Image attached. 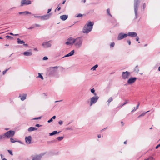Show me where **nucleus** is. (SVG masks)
<instances>
[{"instance_id": "nucleus-1", "label": "nucleus", "mask_w": 160, "mask_h": 160, "mask_svg": "<svg viewBox=\"0 0 160 160\" xmlns=\"http://www.w3.org/2000/svg\"><path fill=\"white\" fill-rule=\"evenodd\" d=\"M94 23L90 21L87 22L82 29V32L84 33H88L90 32L92 29Z\"/></svg>"}, {"instance_id": "nucleus-2", "label": "nucleus", "mask_w": 160, "mask_h": 160, "mask_svg": "<svg viewBox=\"0 0 160 160\" xmlns=\"http://www.w3.org/2000/svg\"><path fill=\"white\" fill-rule=\"evenodd\" d=\"M58 67H50L48 68L47 74L50 76H56L57 75V69Z\"/></svg>"}, {"instance_id": "nucleus-3", "label": "nucleus", "mask_w": 160, "mask_h": 160, "mask_svg": "<svg viewBox=\"0 0 160 160\" xmlns=\"http://www.w3.org/2000/svg\"><path fill=\"white\" fill-rule=\"evenodd\" d=\"M83 38L82 37L78 38L73 41L75 47L77 48H81L82 46L83 42Z\"/></svg>"}, {"instance_id": "nucleus-4", "label": "nucleus", "mask_w": 160, "mask_h": 160, "mask_svg": "<svg viewBox=\"0 0 160 160\" xmlns=\"http://www.w3.org/2000/svg\"><path fill=\"white\" fill-rule=\"evenodd\" d=\"M140 3V1H139V0H134V8L135 16L134 19H136L138 18V15L137 13V12L138 9V8Z\"/></svg>"}, {"instance_id": "nucleus-5", "label": "nucleus", "mask_w": 160, "mask_h": 160, "mask_svg": "<svg viewBox=\"0 0 160 160\" xmlns=\"http://www.w3.org/2000/svg\"><path fill=\"white\" fill-rule=\"evenodd\" d=\"M46 153L45 152L41 153L38 155H36L33 156H32V160H41L42 157Z\"/></svg>"}, {"instance_id": "nucleus-6", "label": "nucleus", "mask_w": 160, "mask_h": 160, "mask_svg": "<svg viewBox=\"0 0 160 160\" xmlns=\"http://www.w3.org/2000/svg\"><path fill=\"white\" fill-rule=\"evenodd\" d=\"M52 41L50 40L48 41H46L43 42L42 46L44 48H50L52 46Z\"/></svg>"}, {"instance_id": "nucleus-7", "label": "nucleus", "mask_w": 160, "mask_h": 160, "mask_svg": "<svg viewBox=\"0 0 160 160\" xmlns=\"http://www.w3.org/2000/svg\"><path fill=\"white\" fill-rule=\"evenodd\" d=\"M15 132L12 130H10L5 133L6 138H9L12 137L15 134Z\"/></svg>"}, {"instance_id": "nucleus-8", "label": "nucleus", "mask_w": 160, "mask_h": 160, "mask_svg": "<svg viewBox=\"0 0 160 160\" xmlns=\"http://www.w3.org/2000/svg\"><path fill=\"white\" fill-rule=\"evenodd\" d=\"M99 97L98 96H94L90 99V106H91L93 104L96 103L98 101Z\"/></svg>"}, {"instance_id": "nucleus-9", "label": "nucleus", "mask_w": 160, "mask_h": 160, "mask_svg": "<svg viewBox=\"0 0 160 160\" xmlns=\"http://www.w3.org/2000/svg\"><path fill=\"white\" fill-rule=\"evenodd\" d=\"M31 4V1L29 0H22L21 2L20 7L24 5H29Z\"/></svg>"}, {"instance_id": "nucleus-10", "label": "nucleus", "mask_w": 160, "mask_h": 160, "mask_svg": "<svg viewBox=\"0 0 160 160\" xmlns=\"http://www.w3.org/2000/svg\"><path fill=\"white\" fill-rule=\"evenodd\" d=\"M130 72L128 71H126L125 72H123L122 73V76L123 79H124L128 78L130 75Z\"/></svg>"}, {"instance_id": "nucleus-11", "label": "nucleus", "mask_w": 160, "mask_h": 160, "mask_svg": "<svg viewBox=\"0 0 160 160\" xmlns=\"http://www.w3.org/2000/svg\"><path fill=\"white\" fill-rule=\"evenodd\" d=\"M127 37V34L124 33L122 32L120 33L118 35L117 39L118 40H121Z\"/></svg>"}, {"instance_id": "nucleus-12", "label": "nucleus", "mask_w": 160, "mask_h": 160, "mask_svg": "<svg viewBox=\"0 0 160 160\" xmlns=\"http://www.w3.org/2000/svg\"><path fill=\"white\" fill-rule=\"evenodd\" d=\"M74 39H75L72 38H69L68 39L67 41L66 42L65 44L67 45L73 44L74 43V42H73Z\"/></svg>"}, {"instance_id": "nucleus-13", "label": "nucleus", "mask_w": 160, "mask_h": 160, "mask_svg": "<svg viewBox=\"0 0 160 160\" xmlns=\"http://www.w3.org/2000/svg\"><path fill=\"white\" fill-rule=\"evenodd\" d=\"M52 15V13H49V14H46L41 16V19L42 20H47L50 18V16Z\"/></svg>"}, {"instance_id": "nucleus-14", "label": "nucleus", "mask_w": 160, "mask_h": 160, "mask_svg": "<svg viewBox=\"0 0 160 160\" xmlns=\"http://www.w3.org/2000/svg\"><path fill=\"white\" fill-rule=\"evenodd\" d=\"M127 36H130L132 38L137 37V33L134 32H128L127 34Z\"/></svg>"}, {"instance_id": "nucleus-15", "label": "nucleus", "mask_w": 160, "mask_h": 160, "mask_svg": "<svg viewBox=\"0 0 160 160\" xmlns=\"http://www.w3.org/2000/svg\"><path fill=\"white\" fill-rule=\"evenodd\" d=\"M25 139V142L27 144H29L31 143L32 137L31 136H29L28 137H26Z\"/></svg>"}, {"instance_id": "nucleus-16", "label": "nucleus", "mask_w": 160, "mask_h": 160, "mask_svg": "<svg viewBox=\"0 0 160 160\" xmlns=\"http://www.w3.org/2000/svg\"><path fill=\"white\" fill-rule=\"evenodd\" d=\"M136 77H133L130 78L128 81V83L129 84H131L134 83L137 79Z\"/></svg>"}, {"instance_id": "nucleus-17", "label": "nucleus", "mask_w": 160, "mask_h": 160, "mask_svg": "<svg viewBox=\"0 0 160 160\" xmlns=\"http://www.w3.org/2000/svg\"><path fill=\"white\" fill-rule=\"evenodd\" d=\"M30 50H29V51H27L24 52L23 54L25 56H31L32 55V52L29 51Z\"/></svg>"}, {"instance_id": "nucleus-18", "label": "nucleus", "mask_w": 160, "mask_h": 160, "mask_svg": "<svg viewBox=\"0 0 160 160\" xmlns=\"http://www.w3.org/2000/svg\"><path fill=\"white\" fill-rule=\"evenodd\" d=\"M26 97L27 94H20L19 97L20 98L22 101H23L26 99Z\"/></svg>"}, {"instance_id": "nucleus-19", "label": "nucleus", "mask_w": 160, "mask_h": 160, "mask_svg": "<svg viewBox=\"0 0 160 160\" xmlns=\"http://www.w3.org/2000/svg\"><path fill=\"white\" fill-rule=\"evenodd\" d=\"M68 18V16L67 15H63L61 16L60 17V18L62 21H65Z\"/></svg>"}, {"instance_id": "nucleus-20", "label": "nucleus", "mask_w": 160, "mask_h": 160, "mask_svg": "<svg viewBox=\"0 0 160 160\" xmlns=\"http://www.w3.org/2000/svg\"><path fill=\"white\" fill-rule=\"evenodd\" d=\"M19 14L21 15L22 14H24L25 15L26 14H31V13L30 12H29L28 11H25L22 12H20L18 13Z\"/></svg>"}, {"instance_id": "nucleus-21", "label": "nucleus", "mask_w": 160, "mask_h": 160, "mask_svg": "<svg viewBox=\"0 0 160 160\" xmlns=\"http://www.w3.org/2000/svg\"><path fill=\"white\" fill-rule=\"evenodd\" d=\"M37 129H38V128H36L33 127H30L28 129V132H31V131H35V130H37Z\"/></svg>"}, {"instance_id": "nucleus-22", "label": "nucleus", "mask_w": 160, "mask_h": 160, "mask_svg": "<svg viewBox=\"0 0 160 160\" xmlns=\"http://www.w3.org/2000/svg\"><path fill=\"white\" fill-rule=\"evenodd\" d=\"M6 138L5 133L3 134L0 135V140H5Z\"/></svg>"}, {"instance_id": "nucleus-23", "label": "nucleus", "mask_w": 160, "mask_h": 160, "mask_svg": "<svg viewBox=\"0 0 160 160\" xmlns=\"http://www.w3.org/2000/svg\"><path fill=\"white\" fill-rule=\"evenodd\" d=\"M17 43L19 44H24L25 42L23 40H21L19 38L17 39Z\"/></svg>"}, {"instance_id": "nucleus-24", "label": "nucleus", "mask_w": 160, "mask_h": 160, "mask_svg": "<svg viewBox=\"0 0 160 160\" xmlns=\"http://www.w3.org/2000/svg\"><path fill=\"white\" fill-rule=\"evenodd\" d=\"M129 102V100H125V102L123 104H120V105L118 107H122L123 106L125 105L126 104L128 103Z\"/></svg>"}, {"instance_id": "nucleus-25", "label": "nucleus", "mask_w": 160, "mask_h": 160, "mask_svg": "<svg viewBox=\"0 0 160 160\" xmlns=\"http://www.w3.org/2000/svg\"><path fill=\"white\" fill-rule=\"evenodd\" d=\"M60 132H58L57 131H53L52 132L49 133L50 136H52L54 135H55L56 134L59 133Z\"/></svg>"}, {"instance_id": "nucleus-26", "label": "nucleus", "mask_w": 160, "mask_h": 160, "mask_svg": "<svg viewBox=\"0 0 160 160\" xmlns=\"http://www.w3.org/2000/svg\"><path fill=\"white\" fill-rule=\"evenodd\" d=\"M134 71L137 73H138V72L139 71V69L138 65L135 67L134 69Z\"/></svg>"}, {"instance_id": "nucleus-27", "label": "nucleus", "mask_w": 160, "mask_h": 160, "mask_svg": "<svg viewBox=\"0 0 160 160\" xmlns=\"http://www.w3.org/2000/svg\"><path fill=\"white\" fill-rule=\"evenodd\" d=\"M10 141L12 143H14L16 142H17V141H15L14 140V139L12 138H10ZM17 142H20V143H22L21 141H18Z\"/></svg>"}, {"instance_id": "nucleus-28", "label": "nucleus", "mask_w": 160, "mask_h": 160, "mask_svg": "<svg viewBox=\"0 0 160 160\" xmlns=\"http://www.w3.org/2000/svg\"><path fill=\"white\" fill-rule=\"evenodd\" d=\"M38 76L37 77V78H41L42 80L44 79V78L43 77L42 75L40 73H38Z\"/></svg>"}, {"instance_id": "nucleus-29", "label": "nucleus", "mask_w": 160, "mask_h": 160, "mask_svg": "<svg viewBox=\"0 0 160 160\" xmlns=\"http://www.w3.org/2000/svg\"><path fill=\"white\" fill-rule=\"evenodd\" d=\"M33 16H34V17L36 18H41V16H38L37 14H33L31 13V14Z\"/></svg>"}, {"instance_id": "nucleus-30", "label": "nucleus", "mask_w": 160, "mask_h": 160, "mask_svg": "<svg viewBox=\"0 0 160 160\" xmlns=\"http://www.w3.org/2000/svg\"><path fill=\"white\" fill-rule=\"evenodd\" d=\"M98 64H96L91 68V70H96V68L98 67Z\"/></svg>"}, {"instance_id": "nucleus-31", "label": "nucleus", "mask_w": 160, "mask_h": 160, "mask_svg": "<svg viewBox=\"0 0 160 160\" xmlns=\"http://www.w3.org/2000/svg\"><path fill=\"white\" fill-rule=\"evenodd\" d=\"M57 141V140L56 139H54L52 140L49 141L48 142V144H50V143H53L55 142H56Z\"/></svg>"}, {"instance_id": "nucleus-32", "label": "nucleus", "mask_w": 160, "mask_h": 160, "mask_svg": "<svg viewBox=\"0 0 160 160\" xmlns=\"http://www.w3.org/2000/svg\"><path fill=\"white\" fill-rule=\"evenodd\" d=\"M149 111H148L147 112H145L144 113H142V114L140 115H139L138 117V118H140V117H142V116H144L148 112H149Z\"/></svg>"}, {"instance_id": "nucleus-33", "label": "nucleus", "mask_w": 160, "mask_h": 160, "mask_svg": "<svg viewBox=\"0 0 160 160\" xmlns=\"http://www.w3.org/2000/svg\"><path fill=\"white\" fill-rule=\"evenodd\" d=\"M74 50H72L70 52H69L68 53V54H69L70 56L73 55L74 54Z\"/></svg>"}, {"instance_id": "nucleus-34", "label": "nucleus", "mask_w": 160, "mask_h": 160, "mask_svg": "<svg viewBox=\"0 0 160 160\" xmlns=\"http://www.w3.org/2000/svg\"><path fill=\"white\" fill-rule=\"evenodd\" d=\"M114 46L115 43L114 42H111L110 45V48H113L114 47Z\"/></svg>"}, {"instance_id": "nucleus-35", "label": "nucleus", "mask_w": 160, "mask_h": 160, "mask_svg": "<svg viewBox=\"0 0 160 160\" xmlns=\"http://www.w3.org/2000/svg\"><path fill=\"white\" fill-rule=\"evenodd\" d=\"M64 137L63 136L58 137L57 138V139L58 141H61L63 139Z\"/></svg>"}, {"instance_id": "nucleus-36", "label": "nucleus", "mask_w": 160, "mask_h": 160, "mask_svg": "<svg viewBox=\"0 0 160 160\" xmlns=\"http://www.w3.org/2000/svg\"><path fill=\"white\" fill-rule=\"evenodd\" d=\"M113 100V98L112 97H110L108 99L107 102H108V105H109L110 102H111Z\"/></svg>"}, {"instance_id": "nucleus-37", "label": "nucleus", "mask_w": 160, "mask_h": 160, "mask_svg": "<svg viewBox=\"0 0 160 160\" xmlns=\"http://www.w3.org/2000/svg\"><path fill=\"white\" fill-rule=\"evenodd\" d=\"M154 158L152 156H149L147 159H145L144 160H154Z\"/></svg>"}, {"instance_id": "nucleus-38", "label": "nucleus", "mask_w": 160, "mask_h": 160, "mask_svg": "<svg viewBox=\"0 0 160 160\" xmlns=\"http://www.w3.org/2000/svg\"><path fill=\"white\" fill-rule=\"evenodd\" d=\"M91 92L93 94H94L95 95V96H96V93H95V89H94V88H92V89H91Z\"/></svg>"}, {"instance_id": "nucleus-39", "label": "nucleus", "mask_w": 160, "mask_h": 160, "mask_svg": "<svg viewBox=\"0 0 160 160\" xmlns=\"http://www.w3.org/2000/svg\"><path fill=\"white\" fill-rule=\"evenodd\" d=\"M107 14L109 15L110 16L112 17V15L110 13V9H109V8H108L107 10Z\"/></svg>"}, {"instance_id": "nucleus-40", "label": "nucleus", "mask_w": 160, "mask_h": 160, "mask_svg": "<svg viewBox=\"0 0 160 160\" xmlns=\"http://www.w3.org/2000/svg\"><path fill=\"white\" fill-rule=\"evenodd\" d=\"M5 38H7L8 39H12L13 38V37L11 36H6Z\"/></svg>"}, {"instance_id": "nucleus-41", "label": "nucleus", "mask_w": 160, "mask_h": 160, "mask_svg": "<svg viewBox=\"0 0 160 160\" xmlns=\"http://www.w3.org/2000/svg\"><path fill=\"white\" fill-rule=\"evenodd\" d=\"M42 117V116L39 117H38L34 118L32 119L33 120H35L40 119H41V118Z\"/></svg>"}, {"instance_id": "nucleus-42", "label": "nucleus", "mask_w": 160, "mask_h": 160, "mask_svg": "<svg viewBox=\"0 0 160 160\" xmlns=\"http://www.w3.org/2000/svg\"><path fill=\"white\" fill-rule=\"evenodd\" d=\"M10 68H8V69H6L4 71L2 72V74L3 75H4L6 72Z\"/></svg>"}, {"instance_id": "nucleus-43", "label": "nucleus", "mask_w": 160, "mask_h": 160, "mask_svg": "<svg viewBox=\"0 0 160 160\" xmlns=\"http://www.w3.org/2000/svg\"><path fill=\"white\" fill-rule=\"evenodd\" d=\"M8 152L9 153V154L11 155H13V153L12 152L11 150H8Z\"/></svg>"}, {"instance_id": "nucleus-44", "label": "nucleus", "mask_w": 160, "mask_h": 160, "mask_svg": "<svg viewBox=\"0 0 160 160\" xmlns=\"http://www.w3.org/2000/svg\"><path fill=\"white\" fill-rule=\"evenodd\" d=\"M35 27L34 26V25L33 24V25H32L29 28H28V29H31L34 28H35Z\"/></svg>"}, {"instance_id": "nucleus-45", "label": "nucleus", "mask_w": 160, "mask_h": 160, "mask_svg": "<svg viewBox=\"0 0 160 160\" xmlns=\"http://www.w3.org/2000/svg\"><path fill=\"white\" fill-rule=\"evenodd\" d=\"M9 34L13 36H17L19 35L18 34H14L10 32L9 33Z\"/></svg>"}, {"instance_id": "nucleus-46", "label": "nucleus", "mask_w": 160, "mask_h": 160, "mask_svg": "<svg viewBox=\"0 0 160 160\" xmlns=\"http://www.w3.org/2000/svg\"><path fill=\"white\" fill-rule=\"evenodd\" d=\"M61 9V7H59L58 6L57 8L55 10V12L56 11V10H57L58 11H59Z\"/></svg>"}, {"instance_id": "nucleus-47", "label": "nucleus", "mask_w": 160, "mask_h": 160, "mask_svg": "<svg viewBox=\"0 0 160 160\" xmlns=\"http://www.w3.org/2000/svg\"><path fill=\"white\" fill-rule=\"evenodd\" d=\"M48 57H46V56H45V57H43V60H48Z\"/></svg>"}, {"instance_id": "nucleus-48", "label": "nucleus", "mask_w": 160, "mask_h": 160, "mask_svg": "<svg viewBox=\"0 0 160 160\" xmlns=\"http://www.w3.org/2000/svg\"><path fill=\"white\" fill-rule=\"evenodd\" d=\"M82 14H79L77 16H76V17L78 18V17H82Z\"/></svg>"}, {"instance_id": "nucleus-49", "label": "nucleus", "mask_w": 160, "mask_h": 160, "mask_svg": "<svg viewBox=\"0 0 160 160\" xmlns=\"http://www.w3.org/2000/svg\"><path fill=\"white\" fill-rule=\"evenodd\" d=\"M34 26L35 27H40V25H39V24H34Z\"/></svg>"}, {"instance_id": "nucleus-50", "label": "nucleus", "mask_w": 160, "mask_h": 160, "mask_svg": "<svg viewBox=\"0 0 160 160\" xmlns=\"http://www.w3.org/2000/svg\"><path fill=\"white\" fill-rule=\"evenodd\" d=\"M58 123L59 124H60V125H61L63 123V121H61V120H60L58 122Z\"/></svg>"}, {"instance_id": "nucleus-51", "label": "nucleus", "mask_w": 160, "mask_h": 160, "mask_svg": "<svg viewBox=\"0 0 160 160\" xmlns=\"http://www.w3.org/2000/svg\"><path fill=\"white\" fill-rule=\"evenodd\" d=\"M66 130H72V129L71 128L68 127L66 128Z\"/></svg>"}, {"instance_id": "nucleus-52", "label": "nucleus", "mask_w": 160, "mask_h": 160, "mask_svg": "<svg viewBox=\"0 0 160 160\" xmlns=\"http://www.w3.org/2000/svg\"><path fill=\"white\" fill-rule=\"evenodd\" d=\"M127 42L128 43V44L129 45H131V41L130 40H127Z\"/></svg>"}, {"instance_id": "nucleus-53", "label": "nucleus", "mask_w": 160, "mask_h": 160, "mask_svg": "<svg viewBox=\"0 0 160 160\" xmlns=\"http://www.w3.org/2000/svg\"><path fill=\"white\" fill-rule=\"evenodd\" d=\"M146 7V4L145 3H143V9H144Z\"/></svg>"}, {"instance_id": "nucleus-54", "label": "nucleus", "mask_w": 160, "mask_h": 160, "mask_svg": "<svg viewBox=\"0 0 160 160\" xmlns=\"http://www.w3.org/2000/svg\"><path fill=\"white\" fill-rule=\"evenodd\" d=\"M53 120L51 118L49 120H48V123H50L52 122Z\"/></svg>"}, {"instance_id": "nucleus-55", "label": "nucleus", "mask_w": 160, "mask_h": 160, "mask_svg": "<svg viewBox=\"0 0 160 160\" xmlns=\"http://www.w3.org/2000/svg\"><path fill=\"white\" fill-rule=\"evenodd\" d=\"M139 105H140V102H138V104L136 106V109H138V108Z\"/></svg>"}, {"instance_id": "nucleus-56", "label": "nucleus", "mask_w": 160, "mask_h": 160, "mask_svg": "<svg viewBox=\"0 0 160 160\" xmlns=\"http://www.w3.org/2000/svg\"><path fill=\"white\" fill-rule=\"evenodd\" d=\"M159 147H160V143L155 148L158 149Z\"/></svg>"}, {"instance_id": "nucleus-57", "label": "nucleus", "mask_w": 160, "mask_h": 160, "mask_svg": "<svg viewBox=\"0 0 160 160\" xmlns=\"http://www.w3.org/2000/svg\"><path fill=\"white\" fill-rule=\"evenodd\" d=\"M51 10H52L51 8L48 9L47 13H49L51 11Z\"/></svg>"}, {"instance_id": "nucleus-58", "label": "nucleus", "mask_w": 160, "mask_h": 160, "mask_svg": "<svg viewBox=\"0 0 160 160\" xmlns=\"http://www.w3.org/2000/svg\"><path fill=\"white\" fill-rule=\"evenodd\" d=\"M35 126L37 127H39L42 126L41 125H40L39 124H37L35 125Z\"/></svg>"}, {"instance_id": "nucleus-59", "label": "nucleus", "mask_w": 160, "mask_h": 160, "mask_svg": "<svg viewBox=\"0 0 160 160\" xmlns=\"http://www.w3.org/2000/svg\"><path fill=\"white\" fill-rule=\"evenodd\" d=\"M70 56L69 55V54H68L66 55L64 57H63V58H64V57H69Z\"/></svg>"}, {"instance_id": "nucleus-60", "label": "nucleus", "mask_w": 160, "mask_h": 160, "mask_svg": "<svg viewBox=\"0 0 160 160\" xmlns=\"http://www.w3.org/2000/svg\"><path fill=\"white\" fill-rule=\"evenodd\" d=\"M16 8V7H13V8L10 9L9 10V11H11L12 9H13V8Z\"/></svg>"}, {"instance_id": "nucleus-61", "label": "nucleus", "mask_w": 160, "mask_h": 160, "mask_svg": "<svg viewBox=\"0 0 160 160\" xmlns=\"http://www.w3.org/2000/svg\"><path fill=\"white\" fill-rule=\"evenodd\" d=\"M139 38L138 37H137L136 38V41H138L139 40Z\"/></svg>"}, {"instance_id": "nucleus-62", "label": "nucleus", "mask_w": 160, "mask_h": 160, "mask_svg": "<svg viewBox=\"0 0 160 160\" xmlns=\"http://www.w3.org/2000/svg\"><path fill=\"white\" fill-rule=\"evenodd\" d=\"M56 118V116H54L51 118L53 120V119H55Z\"/></svg>"}, {"instance_id": "nucleus-63", "label": "nucleus", "mask_w": 160, "mask_h": 160, "mask_svg": "<svg viewBox=\"0 0 160 160\" xmlns=\"http://www.w3.org/2000/svg\"><path fill=\"white\" fill-rule=\"evenodd\" d=\"M23 45L25 46L26 47H28V44H25V43H24V44H23Z\"/></svg>"}, {"instance_id": "nucleus-64", "label": "nucleus", "mask_w": 160, "mask_h": 160, "mask_svg": "<svg viewBox=\"0 0 160 160\" xmlns=\"http://www.w3.org/2000/svg\"><path fill=\"white\" fill-rule=\"evenodd\" d=\"M98 138H101V134L98 135Z\"/></svg>"}]
</instances>
